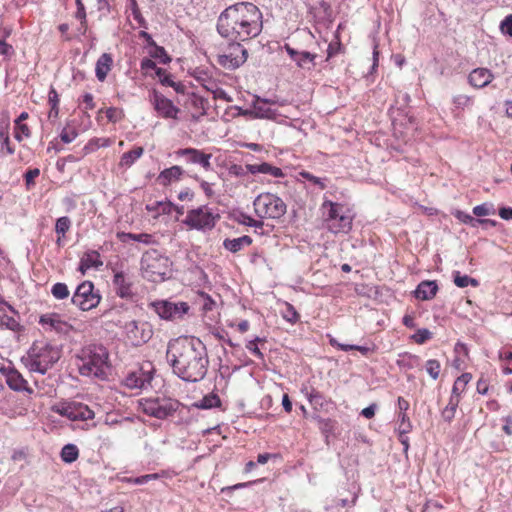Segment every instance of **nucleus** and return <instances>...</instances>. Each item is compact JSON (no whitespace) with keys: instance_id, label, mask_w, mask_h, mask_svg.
I'll return each mask as SVG.
<instances>
[{"instance_id":"obj_1","label":"nucleus","mask_w":512,"mask_h":512,"mask_svg":"<svg viewBox=\"0 0 512 512\" xmlns=\"http://www.w3.org/2000/svg\"><path fill=\"white\" fill-rule=\"evenodd\" d=\"M166 359L182 381L196 383L205 378L209 357L204 343L194 336H180L167 344Z\"/></svg>"},{"instance_id":"obj_2","label":"nucleus","mask_w":512,"mask_h":512,"mask_svg":"<svg viewBox=\"0 0 512 512\" xmlns=\"http://www.w3.org/2000/svg\"><path fill=\"white\" fill-rule=\"evenodd\" d=\"M216 28L223 38L232 42L248 41L261 33L262 13L251 2H239L219 15Z\"/></svg>"},{"instance_id":"obj_3","label":"nucleus","mask_w":512,"mask_h":512,"mask_svg":"<svg viewBox=\"0 0 512 512\" xmlns=\"http://www.w3.org/2000/svg\"><path fill=\"white\" fill-rule=\"evenodd\" d=\"M61 351L47 341H34L25 355L21 357L22 364L30 371L45 375L60 359Z\"/></svg>"},{"instance_id":"obj_4","label":"nucleus","mask_w":512,"mask_h":512,"mask_svg":"<svg viewBox=\"0 0 512 512\" xmlns=\"http://www.w3.org/2000/svg\"><path fill=\"white\" fill-rule=\"evenodd\" d=\"M109 354L102 345H93L82 351L79 364V372L83 376L104 378L105 369L108 367Z\"/></svg>"},{"instance_id":"obj_5","label":"nucleus","mask_w":512,"mask_h":512,"mask_svg":"<svg viewBox=\"0 0 512 512\" xmlns=\"http://www.w3.org/2000/svg\"><path fill=\"white\" fill-rule=\"evenodd\" d=\"M326 228L334 233L347 234L352 229L353 215L343 204L326 200L322 204Z\"/></svg>"},{"instance_id":"obj_6","label":"nucleus","mask_w":512,"mask_h":512,"mask_svg":"<svg viewBox=\"0 0 512 512\" xmlns=\"http://www.w3.org/2000/svg\"><path fill=\"white\" fill-rule=\"evenodd\" d=\"M168 258L158 250L146 251L141 258V269L145 277L153 282L163 281L168 272Z\"/></svg>"},{"instance_id":"obj_7","label":"nucleus","mask_w":512,"mask_h":512,"mask_svg":"<svg viewBox=\"0 0 512 512\" xmlns=\"http://www.w3.org/2000/svg\"><path fill=\"white\" fill-rule=\"evenodd\" d=\"M253 205L260 218L279 219L287 210L284 201L272 193H261L255 198Z\"/></svg>"},{"instance_id":"obj_8","label":"nucleus","mask_w":512,"mask_h":512,"mask_svg":"<svg viewBox=\"0 0 512 512\" xmlns=\"http://www.w3.org/2000/svg\"><path fill=\"white\" fill-rule=\"evenodd\" d=\"M219 218V214H214L211 208L202 205L189 210L182 223L190 229L209 231L215 227Z\"/></svg>"},{"instance_id":"obj_9","label":"nucleus","mask_w":512,"mask_h":512,"mask_svg":"<svg viewBox=\"0 0 512 512\" xmlns=\"http://www.w3.org/2000/svg\"><path fill=\"white\" fill-rule=\"evenodd\" d=\"M180 406L181 403L172 398H148L141 402L143 413L161 420L172 416Z\"/></svg>"},{"instance_id":"obj_10","label":"nucleus","mask_w":512,"mask_h":512,"mask_svg":"<svg viewBox=\"0 0 512 512\" xmlns=\"http://www.w3.org/2000/svg\"><path fill=\"white\" fill-rule=\"evenodd\" d=\"M149 307L166 321L182 320L189 312L190 306L187 302H171L169 300H156L149 304Z\"/></svg>"},{"instance_id":"obj_11","label":"nucleus","mask_w":512,"mask_h":512,"mask_svg":"<svg viewBox=\"0 0 512 512\" xmlns=\"http://www.w3.org/2000/svg\"><path fill=\"white\" fill-rule=\"evenodd\" d=\"M126 339L134 347L147 343L153 336L152 326L148 322L131 320L123 325Z\"/></svg>"},{"instance_id":"obj_12","label":"nucleus","mask_w":512,"mask_h":512,"mask_svg":"<svg viewBox=\"0 0 512 512\" xmlns=\"http://www.w3.org/2000/svg\"><path fill=\"white\" fill-rule=\"evenodd\" d=\"M101 296L94 292V285L91 281H84L78 285L71 301L82 311L91 310L100 303Z\"/></svg>"},{"instance_id":"obj_13","label":"nucleus","mask_w":512,"mask_h":512,"mask_svg":"<svg viewBox=\"0 0 512 512\" xmlns=\"http://www.w3.org/2000/svg\"><path fill=\"white\" fill-rule=\"evenodd\" d=\"M54 411L71 421H87L95 417V413L86 404L77 401L61 403Z\"/></svg>"},{"instance_id":"obj_14","label":"nucleus","mask_w":512,"mask_h":512,"mask_svg":"<svg viewBox=\"0 0 512 512\" xmlns=\"http://www.w3.org/2000/svg\"><path fill=\"white\" fill-rule=\"evenodd\" d=\"M149 102L160 117L165 119H178L180 109L156 89H153L149 93Z\"/></svg>"},{"instance_id":"obj_15","label":"nucleus","mask_w":512,"mask_h":512,"mask_svg":"<svg viewBox=\"0 0 512 512\" xmlns=\"http://www.w3.org/2000/svg\"><path fill=\"white\" fill-rule=\"evenodd\" d=\"M276 102L271 99L261 98L259 96H254L252 101V109L243 110L239 109V113L244 116H249L251 118H259V119H275L277 113L275 110L271 109L269 105L275 104Z\"/></svg>"},{"instance_id":"obj_16","label":"nucleus","mask_w":512,"mask_h":512,"mask_svg":"<svg viewBox=\"0 0 512 512\" xmlns=\"http://www.w3.org/2000/svg\"><path fill=\"white\" fill-rule=\"evenodd\" d=\"M0 374L5 377L6 384L11 390L16 392H27L28 394L33 393V389L29 387L28 382L14 366H0Z\"/></svg>"},{"instance_id":"obj_17","label":"nucleus","mask_w":512,"mask_h":512,"mask_svg":"<svg viewBox=\"0 0 512 512\" xmlns=\"http://www.w3.org/2000/svg\"><path fill=\"white\" fill-rule=\"evenodd\" d=\"M175 154L188 164H198L207 171L212 168L210 162L212 154L204 153L196 148L178 149Z\"/></svg>"},{"instance_id":"obj_18","label":"nucleus","mask_w":512,"mask_h":512,"mask_svg":"<svg viewBox=\"0 0 512 512\" xmlns=\"http://www.w3.org/2000/svg\"><path fill=\"white\" fill-rule=\"evenodd\" d=\"M115 293L122 299L131 300L135 293L133 291V280L132 278L124 273L123 271H118L114 274L112 280Z\"/></svg>"},{"instance_id":"obj_19","label":"nucleus","mask_w":512,"mask_h":512,"mask_svg":"<svg viewBox=\"0 0 512 512\" xmlns=\"http://www.w3.org/2000/svg\"><path fill=\"white\" fill-rule=\"evenodd\" d=\"M284 48L299 68L307 70L314 68L317 54H313L308 51H298L288 44H285Z\"/></svg>"},{"instance_id":"obj_20","label":"nucleus","mask_w":512,"mask_h":512,"mask_svg":"<svg viewBox=\"0 0 512 512\" xmlns=\"http://www.w3.org/2000/svg\"><path fill=\"white\" fill-rule=\"evenodd\" d=\"M152 375L142 370L127 375L124 384L129 389H143L151 385Z\"/></svg>"},{"instance_id":"obj_21","label":"nucleus","mask_w":512,"mask_h":512,"mask_svg":"<svg viewBox=\"0 0 512 512\" xmlns=\"http://www.w3.org/2000/svg\"><path fill=\"white\" fill-rule=\"evenodd\" d=\"M494 75L487 68H476L472 70L468 76L470 85L475 88H484L493 80Z\"/></svg>"},{"instance_id":"obj_22","label":"nucleus","mask_w":512,"mask_h":512,"mask_svg":"<svg viewBox=\"0 0 512 512\" xmlns=\"http://www.w3.org/2000/svg\"><path fill=\"white\" fill-rule=\"evenodd\" d=\"M184 174L185 171L181 166L174 165L161 171L157 177V181L162 186H168L172 182L179 181Z\"/></svg>"},{"instance_id":"obj_23","label":"nucleus","mask_w":512,"mask_h":512,"mask_svg":"<svg viewBox=\"0 0 512 512\" xmlns=\"http://www.w3.org/2000/svg\"><path fill=\"white\" fill-rule=\"evenodd\" d=\"M301 393L306 396L309 403L315 410L322 409L324 405L327 404V400L324 395L307 384L302 385Z\"/></svg>"},{"instance_id":"obj_24","label":"nucleus","mask_w":512,"mask_h":512,"mask_svg":"<svg viewBox=\"0 0 512 512\" xmlns=\"http://www.w3.org/2000/svg\"><path fill=\"white\" fill-rule=\"evenodd\" d=\"M245 168L246 171L251 174H269L276 178L284 176L283 171L279 167L272 166L267 162H262L260 164H246Z\"/></svg>"},{"instance_id":"obj_25","label":"nucleus","mask_w":512,"mask_h":512,"mask_svg":"<svg viewBox=\"0 0 512 512\" xmlns=\"http://www.w3.org/2000/svg\"><path fill=\"white\" fill-rule=\"evenodd\" d=\"M438 291L436 281L425 280L419 283L415 290V297L420 300H431Z\"/></svg>"},{"instance_id":"obj_26","label":"nucleus","mask_w":512,"mask_h":512,"mask_svg":"<svg viewBox=\"0 0 512 512\" xmlns=\"http://www.w3.org/2000/svg\"><path fill=\"white\" fill-rule=\"evenodd\" d=\"M113 64L112 56L108 53H103L96 62L95 73L99 81L103 82Z\"/></svg>"},{"instance_id":"obj_27","label":"nucleus","mask_w":512,"mask_h":512,"mask_svg":"<svg viewBox=\"0 0 512 512\" xmlns=\"http://www.w3.org/2000/svg\"><path fill=\"white\" fill-rule=\"evenodd\" d=\"M251 244H252V238L247 235L241 236L239 238H234V239L227 238L223 241V247L232 253H237L243 247L249 246Z\"/></svg>"},{"instance_id":"obj_28","label":"nucleus","mask_w":512,"mask_h":512,"mask_svg":"<svg viewBox=\"0 0 512 512\" xmlns=\"http://www.w3.org/2000/svg\"><path fill=\"white\" fill-rule=\"evenodd\" d=\"M144 153V149L141 146L135 147L134 149L125 152L120 159L119 166L123 168L131 167Z\"/></svg>"},{"instance_id":"obj_29","label":"nucleus","mask_w":512,"mask_h":512,"mask_svg":"<svg viewBox=\"0 0 512 512\" xmlns=\"http://www.w3.org/2000/svg\"><path fill=\"white\" fill-rule=\"evenodd\" d=\"M156 76L159 78L160 83L167 87H172L177 93L184 92V85L180 82H175L172 80L171 75L166 73V70L163 68L156 69Z\"/></svg>"},{"instance_id":"obj_30","label":"nucleus","mask_w":512,"mask_h":512,"mask_svg":"<svg viewBox=\"0 0 512 512\" xmlns=\"http://www.w3.org/2000/svg\"><path fill=\"white\" fill-rule=\"evenodd\" d=\"M221 405V400L219 396L215 393H210L204 396L201 400L195 402L193 406L198 409H211L215 407H219Z\"/></svg>"},{"instance_id":"obj_31","label":"nucleus","mask_w":512,"mask_h":512,"mask_svg":"<svg viewBox=\"0 0 512 512\" xmlns=\"http://www.w3.org/2000/svg\"><path fill=\"white\" fill-rule=\"evenodd\" d=\"M39 323L42 325H49L56 331H62L63 328L67 325L66 322L62 321L59 317V315L52 313V314H45L40 317Z\"/></svg>"},{"instance_id":"obj_32","label":"nucleus","mask_w":512,"mask_h":512,"mask_svg":"<svg viewBox=\"0 0 512 512\" xmlns=\"http://www.w3.org/2000/svg\"><path fill=\"white\" fill-rule=\"evenodd\" d=\"M241 57L237 59V57L233 56V53H229L228 51L224 54L218 55V63L222 67L226 69H236L240 67L243 63L240 61Z\"/></svg>"},{"instance_id":"obj_33","label":"nucleus","mask_w":512,"mask_h":512,"mask_svg":"<svg viewBox=\"0 0 512 512\" xmlns=\"http://www.w3.org/2000/svg\"><path fill=\"white\" fill-rule=\"evenodd\" d=\"M460 402V397L451 393L447 406L442 411V417L446 422H451L455 417L457 407Z\"/></svg>"},{"instance_id":"obj_34","label":"nucleus","mask_w":512,"mask_h":512,"mask_svg":"<svg viewBox=\"0 0 512 512\" xmlns=\"http://www.w3.org/2000/svg\"><path fill=\"white\" fill-rule=\"evenodd\" d=\"M61 459L65 463H73L78 459L79 450L75 444H66L60 453Z\"/></svg>"},{"instance_id":"obj_35","label":"nucleus","mask_w":512,"mask_h":512,"mask_svg":"<svg viewBox=\"0 0 512 512\" xmlns=\"http://www.w3.org/2000/svg\"><path fill=\"white\" fill-rule=\"evenodd\" d=\"M117 237L122 242H126L127 240H133V241L141 242V243H145V244H150L152 242V236L147 233L133 234V233L121 232V233L117 234Z\"/></svg>"},{"instance_id":"obj_36","label":"nucleus","mask_w":512,"mask_h":512,"mask_svg":"<svg viewBox=\"0 0 512 512\" xmlns=\"http://www.w3.org/2000/svg\"><path fill=\"white\" fill-rule=\"evenodd\" d=\"M148 54L151 58L158 60L162 64H167L171 61L164 47L158 46L157 44L149 48Z\"/></svg>"},{"instance_id":"obj_37","label":"nucleus","mask_w":512,"mask_h":512,"mask_svg":"<svg viewBox=\"0 0 512 512\" xmlns=\"http://www.w3.org/2000/svg\"><path fill=\"white\" fill-rule=\"evenodd\" d=\"M83 260L87 263L90 268L99 269L103 266L101 256L96 250H89L82 256Z\"/></svg>"},{"instance_id":"obj_38","label":"nucleus","mask_w":512,"mask_h":512,"mask_svg":"<svg viewBox=\"0 0 512 512\" xmlns=\"http://www.w3.org/2000/svg\"><path fill=\"white\" fill-rule=\"evenodd\" d=\"M472 375L470 373H463L454 382L452 387V394L460 397V394L465 390L467 384L471 381Z\"/></svg>"},{"instance_id":"obj_39","label":"nucleus","mask_w":512,"mask_h":512,"mask_svg":"<svg viewBox=\"0 0 512 512\" xmlns=\"http://www.w3.org/2000/svg\"><path fill=\"white\" fill-rule=\"evenodd\" d=\"M330 344L333 346V347H337L339 348L340 350L342 351H350V350H357L359 351L362 355H368L372 349L367 347V346H360V345H348V344H342V343H339L337 340L335 339H331L330 340Z\"/></svg>"},{"instance_id":"obj_40","label":"nucleus","mask_w":512,"mask_h":512,"mask_svg":"<svg viewBox=\"0 0 512 512\" xmlns=\"http://www.w3.org/2000/svg\"><path fill=\"white\" fill-rule=\"evenodd\" d=\"M453 278L455 285L459 288H465L468 285L477 287L479 284L478 280L475 278L469 277L468 275H461L459 271L453 273Z\"/></svg>"},{"instance_id":"obj_41","label":"nucleus","mask_w":512,"mask_h":512,"mask_svg":"<svg viewBox=\"0 0 512 512\" xmlns=\"http://www.w3.org/2000/svg\"><path fill=\"white\" fill-rule=\"evenodd\" d=\"M5 149L7 154L12 155L15 152L14 147L11 145L9 137V129L0 127V153Z\"/></svg>"},{"instance_id":"obj_42","label":"nucleus","mask_w":512,"mask_h":512,"mask_svg":"<svg viewBox=\"0 0 512 512\" xmlns=\"http://www.w3.org/2000/svg\"><path fill=\"white\" fill-rule=\"evenodd\" d=\"M239 42L240 41L231 43L228 46L227 51L229 53H233V56L237 57V59H239V57H241L240 61L244 64L247 60L248 52H247V49L244 48Z\"/></svg>"},{"instance_id":"obj_43","label":"nucleus","mask_w":512,"mask_h":512,"mask_svg":"<svg viewBox=\"0 0 512 512\" xmlns=\"http://www.w3.org/2000/svg\"><path fill=\"white\" fill-rule=\"evenodd\" d=\"M110 144L111 140L108 138H93L85 145L84 150L86 153H91L100 147H108Z\"/></svg>"},{"instance_id":"obj_44","label":"nucleus","mask_w":512,"mask_h":512,"mask_svg":"<svg viewBox=\"0 0 512 512\" xmlns=\"http://www.w3.org/2000/svg\"><path fill=\"white\" fill-rule=\"evenodd\" d=\"M283 318L292 323L295 324L299 321L300 315L297 312V310L294 308V306L288 302H285L284 304V310L282 311Z\"/></svg>"},{"instance_id":"obj_45","label":"nucleus","mask_w":512,"mask_h":512,"mask_svg":"<svg viewBox=\"0 0 512 512\" xmlns=\"http://www.w3.org/2000/svg\"><path fill=\"white\" fill-rule=\"evenodd\" d=\"M51 294L58 300H63L69 297L70 292L65 283L57 282L51 288Z\"/></svg>"},{"instance_id":"obj_46","label":"nucleus","mask_w":512,"mask_h":512,"mask_svg":"<svg viewBox=\"0 0 512 512\" xmlns=\"http://www.w3.org/2000/svg\"><path fill=\"white\" fill-rule=\"evenodd\" d=\"M71 227V220L67 216H62L56 220L55 232L57 235L65 236L66 232Z\"/></svg>"},{"instance_id":"obj_47","label":"nucleus","mask_w":512,"mask_h":512,"mask_svg":"<svg viewBox=\"0 0 512 512\" xmlns=\"http://www.w3.org/2000/svg\"><path fill=\"white\" fill-rule=\"evenodd\" d=\"M0 326L12 331H19L21 328L19 321L14 316L9 315H3L0 317Z\"/></svg>"},{"instance_id":"obj_48","label":"nucleus","mask_w":512,"mask_h":512,"mask_svg":"<svg viewBox=\"0 0 512 512\" xmlns=\"http://www.w3.org/2000/svg\"><path fill=\"white\" fill-rule=\"evenodd\" d=\"M454 215L460 222L470 225L472 227H477L478 225H480V223L483 222L480 219H476L473 216L460 210H457Z\"/></svg>"},{"instance_id":"obj_49","label":"nucleus","mask_w":512,"mask_h":512,"mask_svg":"<svg viewBox=\"0 0 512 512\" xmlns=\"http://www.w3.org/2000/svg\"><path fill=\"white\" fill-rule=\"evenodd\" d=\"M425 368L429 376L436 380L439 377L440 371H441V365L438 360L430 359L426 362Z\"/></svg>"},{"instance_id":"obj_50","label":"nucleus","mask_w":512,"mask_h":512,"mask_svg":"<svg viewBox=\"0 0 512 512\" xmlns=\"http://www.w3.org/2000/svg\"><path fill=\"white\" fill-rule=\"evenodd\" d=\"M473 214L477 217H484L495 214V209L491 203H483L473 208Z\"/></svg>"},{"instance_id":"obj_51","label":"nucleus","mask_w":512,"mask_h":512,"mask_svg":"<svg viewBox=\"0 0 512 512\" xmlns=\"http://www.w3.org/2000/svg\"><path fill=\"white\" fill-rule=\"evenodd\" d=\"M398 420L400 421L399 428H398L399 434L409 433L412 429V424H411L407 414L404 412L403 413L399 412Z\"/></svg>"},{"instance_id":"obj_52","label":"nucleus","mask_w":512,"mask_h":512,"mask_svg":"<svg viewBox=\"0 0 512 512\" xmlns=\"http://www.w3.org/2000/svg\"><path fill=\"white\" fill-rule=\"evenodd\" d=\"M417 344H423L432 338V332L426 328L418 329L411 337Z\"/></svg>"},{"instance_id":"obj_53","label":"nucleus","mask_w":512,"mask_h":512,"mask_svg":"<svg viewBox=\"0 0 512 512\" xmlns=\"http://www.w3.org/2000/svg\"><path fill=\"white\" fill-rule=\"evenodd\" d=\"M238 222L240 224H243V225H246V226H250V227H254L256 229L262 228L263 225H264L263 221L255 220L252 217H250L249 215L243 214V213L239 216Z\"/></svg>"},{"instance_id":"obj_54","label":"nucleus","mask_w":512,"mask_h":512,"mask_svg":"<svg viewBox=\"0 0 512 512\" xmlns=\"http://www.w3.org/2000/svg\"><path fill=\"white\" fill-rule=\"evenodd\" d=\"M472 103V98L467 95H456L453 97V104L456 109H464Z\"/></svg>"},{"instance_id":"obj_55","label":"nucleus","mask_w":512,"mask_h":512,"mask_svg":"<svg viewBox=\"0 0 512 512\" xmlns=\"http://www.w3.org/2000/svg\"><path fill=\"white\" fill-rule=\"evenodd\" d=\"M191 103L196 109L202 110L200 115L206 114V109H207V105H208V101L206 99L196 96V95H193L191 98Z\"/></svg>"},{"instance_id":"obj_56","label":"nucleus","mask_w":512,"mask_h":512,"mask_svg":"<svg viewBox=\"0 0 512 512\" xmlns=\"http://www.w3.org/2000/svg\"><path fill=\"white\" fill-rule=\"evenodd\" d=\"M78 133L74 128H64L60 134V138L64 143H71Z\"/></svg>"},{"instance_id":"obj_57","label":"nucleus","mask_w":512,"mask_h":512,"mask_svg":"<svg viewBox=\"0 0 512 512\" xmlns=\"http://www.w3.org/2000/svg\"><path fill=\"white\" fill-rule=\"evenodd\" d=\"M500 30L503 34L512 37V14L504 18L500 24Z\"/></svg>"},{"instance_id":"obj_58","label":"nucleus","mask_w":512,"mask_h":512,"mask_svg":"<svg viewBox=\"0 0 512 512\" xmlns=\"http://www.w3.org/2000/svg\"><path fill=\"white\" fill-rule=\"evenodd\" d=\"M193 178L200 183L201 189L208 198H212L214 196L212 185L209 182L200 179L197 175H195Z\"/></svg>"},{"instance_id":"obj_59","label":"nucleus","mask_w":512,"mask_h":512,"mask_svg":"<svg viewBox=\"0 0 512 512\" xmlns=\"http://www.w3.org/2000/svg\"><path fill=\"white\" fill-rule=\"evenodd\" d=\"M49 103L51 104L50 114H52L54 112V114L56 116L58 114L57 106L59 103V98H58V94L54 88H51V90L49 91Z\"/></svg>"},{"instance_id":"obj_60","label":"nucleus","mask_w":512,"mask_h":512,"mask_svg":"<svg viewBox=\"0 0 512 512\" xmlns=\"http://www.w3.org/2000/svg\"><path fill=\"white\" fill-rule=\"evenodd\" d=\"M77 5V11L75 13V18L80 20V22L84 25L86 24V11L82 0H75Z\"/></svg>"},{"instance_id":"obj_61","label":"nucleus","mask_w":512,"mask_h":512,"mask_svg":"<svg viewBox=\"0 0 512 512\" xmlns=\"http://www.w3.org/2000/svg\"><path fill=\"white\" fill-rule=\"evenodd\" d=\"M313 419L318 422L319 428L322 432L326 433L332 429V421L330 419H323L318 415L313 416Z\"/></svg>"},{"instance_id":"obj_62","label":"nucleus","mask_w":512,"mask_h":512,"mask_svg":"<svg viewBox=\"0 0 512 512\" xmlns=\"http://www.w3.org/2000/svg\"><path fill=\"white\" fill-rule=\"evenodd\" d=\"M121 114L122 112L115 108V107H110L106 110V117L108 118V120L110 122H117L121 119Z\"/></svg>"},{"instance_id":"obj_63","label":"nucleus","mask_w":512,"mask_h":512,"mask_svg":"<svg viewBox=\"0 0 512 512\" xmlns=\"http://www.w3.org/2000/svg\"><path fill=\"white\" fill-rule=\"evenodd\" d=\"M207 90L209 91H212L214 93V98H219V99H223L227 102H231L232 101V98L221 88H217L215 90H213L211 87L209 86H205Z\"/></svg>"},{"instance_id":"obj_64","label":"nucleus","mask_w":512,"mask_h":512,"mask_svg":"<svg viewBox=\"0 0 512 512\" xmlns=\"http://www.w3.org/2000/svg\"><path fill=\"white\" fill-rule=\"evenodd\" d=\"M40 174V170L38 168L29 169L26 171L24 178L26 181V185L29 186L30 184L34 183V179L38 177Z\"/></svg>"}]
</instances>
